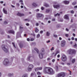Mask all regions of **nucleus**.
Returning <instances> with one entry per match:
<instances>
[{"label":"nucleus","mask_w":77,"mask_h":77,"mask_svg":"<svg viewBox=\"0 0 77 77\" xmlns=\"http://www.w3.org/2000/svg\"><path fill=\"white\" fill-rule=\"evenodd\" d=\"M73 35V36H75V34L74 33H73L72 34Z\"/></svg>","instance_id":"4d7b16f0"},{"label":"nucleus","mask_w":77,"mask_h":77,"mask_svg":"<svg viewBox=\"0 0 77 77\" xmlns=\"http://www.w3.org/2000/svg\"><path fill=\"white\" fill-rule=\"evenodd\" d=\"M11 7H12V8H15V6L13 5H11Z\"/></svg>","instance_id":"0e129e2a"},{"label":"nucleus","mask_w":77,"mask_h":77,"mask_svg":"<svg viewBox=\"0 0 77 77\" xmlns=\"http://www.w3.org/2000/svg\"><path fill=\"white\" fill-rule=\"evenodd\" d=\"M69 14H66L64 16V19H66V20H68L69 19Z\"/></svg>","instance_id":"9d476101"},{"label":"nucleus","mask_w":77,"mask_h":77,"mask_svg":"<svg viewBox=\"0 0 77 77\" xmlns=\"http://www.w3.org/2000/svg\"><path fill=\"white\" fill-rule=\"evenodd\" d=\"M74 47H77V44H75V45H73Z\"/></svg>","instance_id":"e433bc0d"},{"label":"nucleus","mask_w":77,"mask_h":77,"mask_svg":"<svg viewBox=\"0 0 77 77\" xmlns=\"http://www.w3.org/2000/svg\"><path fill=\"white\" fill-rule=\"evenodd\" d=\"M41 72H37V75H41Z\"/></svg>","instance_id":"cd10ccee"},{"label":"nucleus","mask_w":77,"mask_h":77,"mask_svg":"<svg viewBox=\"0 0 77 77\" xmlns=\"http://www.w3.org/2000/svg\"><path fill=\"white\" fill-rule=\"evenodd\" d=\"M50 42V40H48L46 42V43H48Z\"/></svg>","instance_id":"4c0bfd02"},{"label":"nucleus","mask_w":77,"mask_h":77,"mask_svg":"<svg viewBox=\"0 0 77 77\" xmlns=\"http://www.w3.org/2000/svg\"><path fill=\"white\" fill-rule=\"evenodd\" d=\"M72 5H76V2H73Z\"/></svg>","instance_id":"2f4dec72"},{"label":"nucleus","mask_w":77,"mask_h":77,"mask_svg":"<svg viewBox=\"0 0 77 77\" xmlns=\"http://www.w3.org/2000/svg\"><path fill=\"white\" fill-rule=\"evenodd\" d=\"M57 57L58 58L60 57V55L59 54L57 56Z\"/></svg>","instance_id":"6e6d98bb"},{"label":"nucleus","mask_w":77,"mask_h":77,"mask_svg":"<svg viewBox=\"0 0 77 77\" xmlns=\"http://www.w3.org/2000/svg\"><path fill=\"white\" fill-rule=\"evenodd\" d=\"M59 51H57L55 55V56H56V55H57V54H58V53H59Z\"/></svg>","instance_id":"5701e85b"},{"label":"nucleus","mask_w":77,"mask_h":77,"mask_svg":"<svg viewBox=\"0 0 77 77\" xmlns=\"http://www.w3.org/2000/svg\"><path fill=\"white\" fill-rule=\"evenodd\" d=\"M44 49H43L42 50L41 53L39 54V57L40 59H42L43 58V55L44 54Z\"/></svg>","instance_id":"7ed1b4c3"},{"label":"nucleus","mask_w":77,"mask_h":77,"mask_svg":"<svg viewBox=\"0 0 77 77\" xmlns=\"http://www.w3.org/2000/svg\"><path fill=\"white\" fill-rule=\"evenodd\" d=\"M17 15L19 16V17H22V16H24V14H23L21 13L20 12H18L17 14Z\"/></svg>","instance_id":"1a4fd4ad"},{"label":"nucleus","mask_w":77,"mask_h":77,"mask_svg":"<svg viewBox=\"0 0 77 77\" xmlns=\"http://www.w3.org/2000/svg\"><path fill=\"white\" fill-rule=\"evenodd\" d=\"M70 63H67V65H70Z\"/></svg>","instance_id":"37998d69"},{"label":"nucleus","mask_w":77,"mask_h":77,"mask_svg":"<svg viewBox=\"0 0 77 77\" xmlns=\"http://www.w3.org/2000/svg\"><path fill=\"white\" fill-rule=\"evenodd\" d=\"M44 72L46 74H53L54 71L51 68L48 67H45L44 70Z\"/></svg>","instance_id":"f257e3e1"},{"label":"nucleus","mask_w":77,"mask_h":77,"mask_svg":"<svg viewBox=\"0 0 77 77\" xmlns=\"http://www.w3.org/2000/svg\"><path fill=\"white\" fill-rule=\"evenodd\" d=\"M63 3H64V4H69V2L67 1H64L63 2Z\"/></svg>","instance_id":"ddd939ff"},{"label":"nucleus","mask_w":77,"mask_h":77,"mask_svg":"<svg viewBox=\"0 0 77 77\" xmlns=\"http://www.w3.org/2000/svg\"><path fill=\"white\" fill-rule=\"evenodd\" d=\"M37 16L39 17H41L42 16V14H37Z\"/></svg>","instance_id":"aec40b11"},{"label":"nucleus","mask_w":77,"mask_h":77,"mask_svg":"<svg viewBox=\"0 0 77 77\" xmlns=\"http://www.w3.org/2000/svg\"><path fill=\"white\" fill-rule=\"evenodd\" d=\"M32 5L34 6V7H37L38 6V5L35 2L33 3L32 4Z\"/></svg>","instance_id":"4468645a"},{"label":"nucleus","mask_w":77,"mask_h":77,"mask_svg":"<svg viewBox=\"0 0 77 77\" xmlns=\"http://www.w3.org/2000/svg\"><path fill=\"white\" fill-rule=\"evenodd\" d=\"M54 8H59V5H54Z\"/></svg>","instance_id":"dca6fc26"},{"label":"nucleus","mask_w":77,"mask_h":77,"mask_svg":"<svg viewBox=\"0 0 77 77\" xmlns=\"http://www.w3.org/2000/svg\"><path fill=\"white\" fill-rule=\"evenodd\" d=\"M22 77H27V74H24L23 75Z\"/></svg>","instance_id":"a878e982"},{"label":"nucleus","mask_w":77,"mask_h":77,"mask_svg":"<svg viewBox=\"0 0 77 77\" xmlns=\"http://www.w3.org/2000/svg\"><path fill=\"white\" fill-rule=\"evenodd\" d=\"M3 11L4 14H8V12H7V11L6 10V9L5 8H4L3 9Z\"/></svg>","instance_id":"f8f14e48"},{"label":"nucleus","mask_w":77,"mask_h":77,"mask_svg":"<svg viewBox=\"0 0 77 77\" xmlns=\"http://www.w3.org/2000/svg\"><path fill=\"white\" fill-rule=\"evenodd\" d=\"M33 68V66L32 64H29L28 67V70L29 71H32V69Z\"/></svg>","instance_id":"39448f33"},{"label":"nucleus","mask_w":77,"mask_h":77,"mask_svg":"<svg viewBox=\"0 0 77 77\" xmlns=\"http://www.w3.org/2000/svg\"><path fill=\"white\" fill-rule=\"evenodd\" d=\"M47 60H50V58H48L47 59Z\"/></svg>","instance_id":"13d9d810"},{"label":"nucleus","mask_w":77,"mask_h":77,"mask_svg":"<svg viewBox=\"0 0 77 77\" xmlns=\"http://www.w3.org/2000/svg\"><path fill=\"white\" fill-rule=\"evenodd\" d=\"M51 51H53V50H54V47H52V48L51 49Z\"/></svg>","instance_id":"473e14b6"},{"label":"nucleus","mask_w":77,"mask_h":77,"mask_svg":"<svg viewBox=\"0 0 77 77\" xmlns=\"http://www.w3.org/2000/svg\"><path fill=\"white\" fill-rule=\"evenodd\" d=\"M50 32H47L46 36H50Z\"/></svg>","instance_id":"4be33fe9"},{"label":"nucleus","mask_w":77,"mask_h":77,"mask_svg":"<svg viewBox=\"0 0 77 77\" xmlns=\"http://www.w3.org/2000/svg\"><path fill=\"white\" fill-rule=\"evenodd\" d=\"M26 25L28 26H29V23H26Z\"/></svg>","instance_id":"680f3d73"},{"label":"nucleus","mask_w":77,"mask_h":77,"mask_svg":"<svg viewBox=\"0 0 77 77\" xmlns=\"http://www.w3.org/2000/svg\"><path fill=\"white\" fill-rule=\"evenodd\" d=\"M75 41H77V38H75Z\"/></svg>","instance_id":"774afa93"},{"label":"nucleus","mask_w":77,"mask_h":77,"mask_svg":"<svg viewBox=\"0 0 77 77\" xmlns=\"http://www.w3.org/2000/svg\"><path fill=\"white\" fill-rule=\"evenodd\" d=\"M2 50L5 52V53H8V52H9V50L8 49L6 48H5V46H4V45H2Z\"/></svg>","instance_id":"20e7f679"},{"label":"nucleus","mask_w":77,"mask_h":77,"mask_svg":"<svg viewBox=\"0 0 77 77\" xmlns=\"http://www.w3.org/2000/svg\"><path fill=\"white\" fill-rule=\"evenodd\" d=\"M43 5L44 6H45V7H48L49 6V5L47 4V3H44Z\"/></svg>","instance_id":"f3484780"},{"label":"nucleus","mask_w":77,"mask_h":77,"mask_svg":"<svg viewBox=\"0 0 77 77\" xmlns=\"http://www.w3.org/2000/svg\"><path fill=\"white\" fill-rule=\"evenodd\" d=\"M19 2L21 3V4L22 5H24L23 4V0H20L19 1Z\"/></svg>","instance_id":"6ab92c4d"},{"label":"nucleus","mask_w":77,"mask_h":77,"mask_svg":"<svg viewBox=\"0 0 77 77\" xmlns=\"http://www.w3.org/2000/svg\"><path fill=\"white\" fill-rule=\"evenodd\" d=\"M38 25H39V24L38 23H36V26H38Z\"/></svg>","instance_id":"bf43d9fd"},{"label":"nucleus","mask_w":77,"mask_h":77,"mask_svg":"<svg viewBox=\"0 0 77 77\" xmlns=\"http://www.w3.org/2000/svg\"><path fill=\"white\" fill-rule=\"evenodd\" d=\"M3 1H0V3H1V4H3Z\"/></svg>","instance_id":"49530a36"},{"label":"nucleus","mask_w":77,"mask_h":77,"mask_svg":"<svg viewBox=\"0 0 77 77\" xmlns=\"http://www.w3.org/2000/svg\"><path fill=\"white\" fill-rule=\"evenodd\" d=\"M9 63V62L8 59H5L4 61L3 64L5 65H8Z\"/></svg>","instance_id":"423d86ee"},{"label":"nucleus","mask_w":77,"mask_h":77,"mask_svg":"<svg viewBox=\"0 0 77 77\" xmlns=\"http://www.w3.org/2000/svg\"><path fill=\"white\" fill-rule=\"evenodd\" d=\"M61 59L63 61L65 62L66 60V57L65 55H63Z\"/></svg>","instance_id":"6e6552de"},{"label":"nucleus","mask_w":77,"mask_h":77,"mask_svg":"<svg viewBox=\"0 0 77 77\" xmlns=\"http://www.w3.org/2000/svg\"><path fill=\"white\" fill-rule=\"evenodd\" d=\"M35 50L38 53L39 52V51H38V49L37 48H34Z\"/></svg>","instance_id":"393cba45"},{"label":"nucleus","mask_w":77,"mask_h":77,"mask_svg":"<svg viewBox=\"0 0 77 77\" xmlns=\"http://www.w3.org/2000/svg\"><path fill=\"white\" fill-rule=\"evenodd\" d=\"M27 41H30V39L29 38H27Z\"/></svg>","instance_id":"8fccbe9b"},{"label":"nucleus","mask_w":77,"mask_h":77,"mask_svg":"<svg viewBox=\"0 0 77 77\" xmlns=\"http://www.w3.org/2000/svg\"><path fill=\"white\" fill-rule=\"evenodd\" d=\"M16 5H17V6H20V4L18 3H17Z\"/></svg>","instance_id":"f704fd0d"},{"label":"nucleus","mask_w":77,"mask_h":77,"mask_svg":"<svg viewBox=\"0 0 77 77\" xmlns=\"http://www.w3.org/2000/svg\"><path fill=\"white\" fill-rule=\"evenodd\" d=\"M54 37H55V38H57V35H54Z\"/></svg>","instance_id":"c9c22d12"},{"label":"nucleus","mask_w":77,"mask_h":77,"mask_svg":"<svg viewBox=\"0 0 77 77\" xmlns=\"http://www.w3.org/2000/svg\"><path fill=\"white\" fill-rule=\"evenodd\" d=\"M46 12L48 13L50 12V10L48 9H46Z\"/></svg>","instance_id":"c756f323"},{"label":"nucleus","mask_w":77,"mask_h":77,"mask_svg":"<svg viewBox=\"0 0 77 77\" xmlns=\"http://www.w3.org/2000/svg\"><path fill=\"white\" fill-rule=\"evenodd\" d=\"M65 36H66V37H68V34H66L65 35Z\"/></svg>","instance_id":"5fc2aeb1"},{"label":"nucleus","mask_w":77,"mask_h":77,"mask_svg":"<svg viewBox=\"0 0 77 77\" xmlns=\"http://www.w3.org/2000/svg\"><path fill=\"white\" fill-rule=\"evenodd\" d=\"M57 16H60V14L59 13H57V14H55L54 16L56 17Z\"/></svg>","instance_id":"b1692460"},{"label":"nucleus","mask_w":77,"mask_h":77,"mask_svg":"<svg viewBox=\"0 0 77 77\" xmlns=\"http://www.w3.org/2000/svg\"><path fill=\"white\" fill-rule=\"evenodd\" d=\"M35 11L36 12H38L39 11V9H37L35 10Z\"/></svg>","instance_id":"58836bf2"},{"label":"nucleus","mask_w":77,"mask_h":77,"mask_svg":"<svg viewBox=\"0 0 77 77\" xmlns=\"http://www.w3.org/2000/svg\"><path fill=\"white\" fill-rule=\"evenodd\" d=\"M40 33H43V31H41L40 32Z\"/></svg>","instance_id":"603ef678"},{"label":"nucleus","mask_w":77,"mask_h":77,"mask_svg":"<svg viewBox=\"0 0 77 77\" xmlns=\"http://www.w3.org/2000/svg\"><path fill=\"white\" fill-rule=\"evenodd\" d=\"M35 32L36 33H38L39 32V29L37 28H35Z\"/></svg>","instance_id":"412c9836"},{"label":"nucleus","mask_w":77,"mask_h":77,"mask_svg":"<svg viewBox=\"0 0 77 77\" xmlns=\"http://www.w3.org/2000/svg\"><path fill=\"white\" fill-rule=\"evenodd\" d=\"M38 70H42V67H38Z\"/></svg>","instance_id":"bb28decb"},{"label":"nucleus","mask_w":77,"mask_h":77,"mask_svg":"<svg viewBox=\"0 0 77 77\" xmlns=\"http://www.w3.org/2000/svg\"><path fill=\"white\" fill-rule=\"evenodd\" d=\"M67 53L69 54H73L76 53V51L70 49L67 51Z\"/></svg>","instance_id":"f03ea898"},{"label":"nucleus","mask_w":77,"mask_h":77,"mask_svg":"<svg viewBox=\"0 0 77 77\" xmlns=\"http://www.w3.org/2000/svg\"><path fill=\"white\" fill-rule=\"evenodd\" d=\"M33 40H34V39H33V38H31L30 40V41H33Z\"/></svg>","instance_id":"de8ad7c7"},{"label":"nucleus","mask_w":77,"mask_h":77,"mask_svg":"<svg viewBox=\"0 0 77 77\" xmlns=\"http://www.w3.org/2000/svg\"><path fill=\"white\" fill-rule=\"evenodd\" d=\"M66 31H69V29H67V28H66Z\"/></svg>","instance_id":"69168bd1"},{"label":"nucleus","mask_w":77,"mask_h":77,"mask_svg":"<svg viewBox=\"0 0 77 77\" xmlns=\"http://www.w3.org/2000/svg\"><path fill=\"white\" fill-rule=\"evenodd\" d=\"M65 45V41L63 40L61 42V45L62 47H63Z\"/></svg>","instance_id":"9b49d317"},{"label":"nucleus","mask_w":77,"mask_h":77,"mask_svg":"<svg viewBox=\"0 0 77 77\" xmlns=\"http://www.w3.org/2000/svg\"><path fill=\"white\" fill-rule=\"evenodd\" d=\"M74 8H75V9H76V8H77V5L75 6V7H74Z\"/></svg>","instance_id":"3c124183"},{"label":"nucleus","mask_w":77,"mask_h":77,"mask_svg":"<svg viewBox=\"0 0 77 77\" xmlns=\"http://www.w3.org/2000/svg\"><path fill=\"white\" fill-rule=\"evenodd\" d=\"M70 60L71 62H72V63H74L75 62V59H72V58H71L70 59Z\"/></svg>","instance_id":"a211bd4d"},{"label":"nucleus","mask_w":77,"mask_h":77,"mask_svg":"<svg viewBox=\"0 0 77 77\" xmlns=\"http://www.w3.org/2000/svg\"><path fill=\"white\" fill-rule=\"evenodd\" d=\"M59 40H62V38L61 37H59Z\"/></svg>","instance_id":"e2e57ef3"},{"label":"nucleus","mask_w":77,"mask_h":77,"mask_svg":"<svg viewBox=\"0 0 77 77\" xmlns=\"http://www.w3.org/2000/svg\"><path fill=\"white\" fill-rule=\"evenodd\" d=\"M20 8H24V7H23V5H21V6H20Z\"/></svg>","instance_id":"052dcab7"},{"label":"nucleus","mask_w":77,"mask_h":77,"mask_svg":"<svg viewBox=\"0 0 77 77\" xmlns=\"http://www.w3.org/2000/svg\"><path fill=\"white\" fill-rule=\"evenodd\" d=\"M38 70H39L38 67L37 68L35 69V71H37Z\"/></svg>","instance_id":"c85d7f7f"},{"label":"nucleus","mask_w":77,"mask_h":77,"mask_svg":"<svg viewBox=\"0 0 77 77\" xmlns=\"http://www.w3.org/2000/svg\"><path fill=\"white\" fill-rule=\"evenodd\" d=\"M8 32L10 33H12V34H14L15 32L13 30H10L8 31Z\"/></svg>","instance_id":"2eb2a0df"},{"label":"nucleus","mask_w":77,"mask_h":77,"mask_svg":"<svg viewBox=\"0 0 77 77\" xmlns=\"http://www.w3.org/2000/svg\"><path fill=\"white\" fill-rule=\"evenodd\" d=\"M55 61V60L54 59H53L52 60V62H54Z\"/></svg>","instance_id":"a19ab883"},{"label":"nucleus","mask_w":77,"mask_h":77,"mask_svg":"<svg viewBox=\"0 0 77 77\" xmlns=\"http://www.w3.org/2000/svg\"><path fill=\"white\" fill-rule=\"evenodd\" d=\"M4 23L5 24H7L8 23V22H7L6 21H5L4 22Z\"/></svg>","instance_id":"ea45409f"},{"label":"nucleus","mask_w":77,"mask_h":77,"mask_svg":"<svg viewBox=\"0 0 77 77\" xmlns=\"http://www.w3.org/2000/svg\"><path fill=\"white\" fill-rule=\"evenodd\" d=\"M12 44H13V46L15 48V44H14V43H12Z\"/></svg>","instance_id":"c03bdc74"},{"label":"nucleus","mask_w":77,"mask_h":77,"mask_svg":"<svg viewBox=\"0 0 77 77\" xmlns=\"http://www.w3.org/2000/svg\"><path fill=\"white\" fill-rule=\"evenodd\" d=\"M55 69H57V70L58 69V67L56 66L55 67Z\"/></svg>","instance_id":"09e8293b"},{"label":"nucleus","mask_w":77,"mask_h":77,"mask_svg":"<svg viewBox=\"0 0 77 77\" xmlns=\"http://www.w3.org/2000/svg\"><path fill=\"white\" fill-rule=\"evenodd\" d=\"M2 73L1 72H0V77H2Z\"/></svg>","instance_id":"864d4df0"},{"label":"nucleus","mask_w":77,"mask_h":77,"mask_svg":"<svg viewBox=\"0 0 77 77\" xmlns=\"http://www.w3.org/2000/svg\"><path fill=\"white\" fill-rule=\"evenodd\" d=\"M41 9H42V10H44V7H42L41 8Z\"/></svg>","instance_id":"72a5a7b5"},{"label":"nucleus","mask_w":77,"mask_h":77,"mask_svg":"<svg viewBox=\"0 0 77 77\" xmlns=\"http://www.w3.org/2000/svg\"><path fill=\"white\" fill-rule=\"evenodd\" d=\"M74 11H71V14H74Z\"/></svg>","instance_id":"79ce46f5"},{"label":"nucleus","mask_w":77,"mask_h":77,"mask_svg":"<svg viewBox=\"0 0 77 77\" xmlns=\"http://www.w3.org/2000/svg\"><path fill=\"white\" fill-rule=\"evenodd\" d=\"M71 40H74V38L73 37H72Z\"/></svg>","instance_id":"a18cd8bd"},{"label":"nucleus","mask_w":77,"mask_h":77,"mask_svg":"<svg viewBox=\"0 0 77 77\" xmlns=\"http://www.w3.org/2000/svg\"><path fill=\"white\" fill-rule=\"evenodd\" d=\"M39 36H40V34H38L37 35V38H39Z\"/></svg>","instance_id":"7c9ffc66"},{"label":"nucleus","mask_w":77,"mask_h":77,"mask_svg":"<svg viewBox=\"0 0 77 77\" xmlns=\"http://www.w3.org/2000/svg\"><path fill=\"white\" fill-rule=\"evenodd\" d=\"M65 75L64 72H61L58 74V77H64Z\"/></svg>","instance_id":"0eeeda50"},{"label":"nucleus","mask_w":77,"mask_h":77,"mask_svg":"<svg viewBox=\"0 0 77 77\" xmlns=\"http://www.w3.org/2000/svg\"><path fill=\"white\" fill-rule=\"evenodd\" d=\"M52 21H55V19H52Z\"/></svg>","instance_id":"338daca9"}]
</instances>
